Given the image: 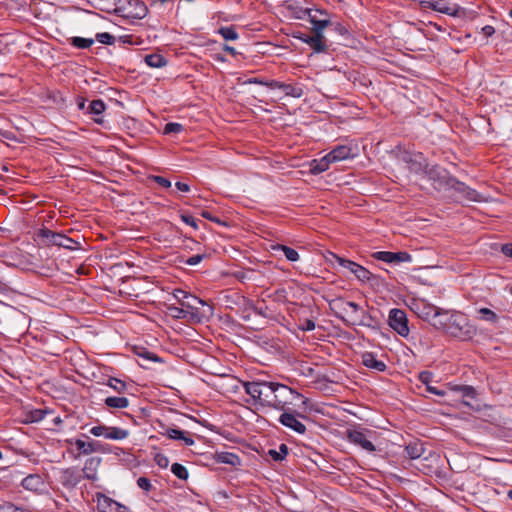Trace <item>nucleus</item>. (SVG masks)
<instances>
[{"instance_id": "7", "label": "nucleus", "mask_w": 512, "mask_h": 512, "mask_svg": "<svg viewBox=\"0 0 512 512\" xmlns=\"http://www.w3.org/2000/svg\"><path fill=\"white\" fill-rule=\"evenodd\" d=\"M423 9H432L436 12L449 16H457L460 7L457 4L450 3L446 0H424L419 3Z\"/></svg>"}, {"instance_id": "39", "label": "nucleus", "mask_w": 512, "mask_h": 512, "mask_svg": "<svg viewBox=\"0 0 512 512\" xmlns=\"http://www.w3.org/2000/svg\"><path fill=\"white\" fill-rule=\"evenodd\" d=\"M336 261L338 262L339 265H341L342 267L348 269L351 273H353L355 276L357 274V269H355V267H358L359 264L351 261V260H348V259H345V258H342V257H339V256H334Z\"/></svg>"}, {"instance_id": "16", "label": "nucleus", "mask_w": 512, "mask_h": 512, "mask_svg": "<svg viewBox=\"0 0 512 512\" xmlns=\"http://www.w3.org/2000/svg\"><path fill=\"white\" fill-rule=\"evenodd\" d=\"M313 33L312 36L299 35L296 37L308 44L317 53L325 51L326 44L323 31H313Z\"/></svg>"}, {"instance_id": "24", "label": "nucleus", "mask_w": 512, "mask_h": 512, "mask_svg": "<svg viewBox=\"0 0 512 512\" xmlns=\"http://www.w3.org/2000/svg\"><path fill=\"white\" fill-rule=\"evenodd\" d=\"M165 435L174 440H182L187 446L194 445V440L191 436L186 435L183 431L179 429L169 428L166 430Z\"/></svg>"}, {"instance_id": "46", "label": "nucleus", "mask_w": 512, "mask_h": 512, "mask_svg": "<svg viewBox=\"0 0 512 512\" xmlns=\"http://www.w3.org/2000/svg\"><path fill=\"white\" fill-rule=\"evenodd\" d=\"M108 386L117 390L118 392L124 391L126 388V385L121 380H118L116 378H111L108 381Z\"/></svg>"}, {"instance_id": "1", "label": "nucleus", "mask_w": 512, "mask_h": 512, "mask_svg": "<svg viewBox=\"0 0 512 512\" xmlns=\"http://www.w3.org/2000/svg\"><path fill=\"white\" fill-rule=\"evenodd\" d=\"M442 327H436L453 337L470 339L476 334V328L470 323L464 313L452 310H443L441 315Z\"/></svg>"}, {"instance_id": "30", "label": "nucleus", "mask_w": 512, "mask_h": 512, "mask_svg": "<svg viewBox=\"0 0 512 512\" xmlns=\"http://www.w3.org/2000/svg\"><path fill=\"white\" fill-rule=\"evenodd\" d=\"M105 404L111 408L123 409L128 407L129 400L126 397H107Z\"/></svg>"}, {"instance_id": "48", "label": "nucleus", "mask_w": 512, "mask_h": 512, "mask_svg": "<svg viewBox=\"0 0 512 512\" xmlns=\"http://www.w3.org/2000/svg\"><path fill=\"white\" fill-rule=\"evenodd\" d=\"M38 483L39 477L37 476H28L23 480V486L28 489L33 488Z\"/></svg>"}, {"instance_id": "25", "label": "nucleus", "mask_w": 512, "mask_h": 512, "mask_svg": "<svg viewBox=\"0 0 512 512\" xmlns=\"http://www.w3.org/2000/svg\"><path fill=\"white\" fill-rule=\"evenodd\" d=\"M477 312V319L483 322H487L489 324H496L498 323L499 317L498 315L490 310L489 308H479L476 310Z\"/></svg>"}, {"instance_id": "51", "label": "nucleus", "mask_w": 512, "mask_h": 512, "mask_svg": "<svg viewBox=\"0 0 512 512\" xmlns=\"http://www.w3.org/2000/svg\"><path fill=\"white\" fill-rule=\"evenodd\" d=\"M424 172L428 174L431 179H436V177L440 175L436 167L429 168L428 165L425 166Z\"/></svg>"}, {"instance_id": "34", "label": "nucleus", "mask_w": 512, "mask_h": 512, "mask_svg": "<svg viewBox=\"0 0 512 512\" xmlns=\"http://www.w3.org/2000/svg\"><path fill=\"white\" fill-rule=\"evenodd\" d=\"M357 269L356 278L361 282H370L372 281L375 276L365 267L358 265V267H355Z\"/></svg>"}, {"instance_id": "20", "label": "nucleus", "mask_w": 512, "mask_h": 512, "mask_svg": "<svg viewBox=\"0 0 512 512\" xmlns=\"http://www.w3.org/2000/svg\"><path fill=\"white\" fill-rule=\"evenodd\" d=\"M39 239L45 246H59L61 233L53 232L47 228H42L37 233Z\"/></svg>"}, {"instance_id": "53", "label": "nucleus", "mask_w": 512, "mask_h": 512, "mask_svg": "<svg viewBox=\"0 0 512 512\" xmlns=\"http://www.w3.org/2000/svg\"><path fill=\"white\" fill-rule=\"evenodd\" d=\"M154 180H155V181H156L160 186H162V187H164V188H170V187H171V182H170L168 179H166V178H164V177H162V176H155V177H154Z\"/></svg>"}, {"instance_id": "54", "label": "nucleus", "mask_w": 512, "mask_h": 512, "mask_svg": "<svg viewBox=\"0 0 512 512\" xmlns=\"http://www.w3.org/2000/svg\"><path fill=\"white\" fill-rule=\"evenodd\" d=\"M300 328L304 331H312L315 329V323L313 320L306 319Z\"/></svg>"}, {"instance_id": "31", "label": "nucleus", "mask_w": 512, "mask_h": 512, "mask_svg": "<svg viewBox=\"0 0 512 512\" xmlns=\"http://www.w3.org/2000/svg\"><path fill=\"white\" fill-rule=\"evenodd\" d=\"M265 392L267 396L262 398L261 406L274 409V382H268V386Z\"/></svg>"}, {"instance_id": "59", "label": "nucleus", "mask_w": 512, "mask_h": 512, "mask_svg": "<svg viewBox=\"0 0 512 512\" xmlns=\"http://www.w3.org/2000/svg\"><path fill=\"white\" fill-rule=\"evenodd\" d=\"M176 187L180 190V191H183V192H188L190 190V187L188 184L186 183H182V182H177L176 183Z\"/></svg>"}, {"instance_id": "5", "label": "nucleus", "mask_w": 512, "mask_h": 512, "mask_svg": "<svg viewBox=\"0 0 512 512\" xmlns=\"http://www.w3.org/2000/svg\"><path fill=\"white\" fill-rule=\"evenodd\" d=\"M115 4L117 7L115 8V12L121 14H131L136 18H143L147 14L146 5L139 0H115Z\"/></svg>"}, {"instance_id": "17", "label": "nucleus", "mask_w": 512, "mask_h": 512, "mask_svg": "<svg viewBox=\"0 0 512 512\" xmlns=\"http://www.w3.org/2000/svg\"><path fill=\"white\" fill-rule=\"evenodd\" d=\"M279 421L285 427H287L299 434H304L306 431L305 425L302 422H300L297 419V417L292 413H289V412L282 413L279 418Z\"/></svg>"}, {"instance_id": "2", "label": "nucleus", "mask_w": 512, "mask_h": 512, "mask_svg": "<svg viewBox=\"0 0 512 512\" xmlns=\"http://www.w3.org/2000/svg\"><path fill=\"white\" fill-rule=\"evenodd\" d=\"M412 309L420 318L429 322L434 328L442 327L441 315H443V309L423 299L414 300L412 302Z\"/></svg>"}, {"instance_id": "52", "label": "nucleus", "mask_w": 512, "mask_h": 512, "mask_svg": "<svg viewBox=\"0 0 512 512\" xmlns=\"http://www.w3.org/2000/svg\"><path fill=\"white\" fill-rule=\"evenodd\" d=\"M20 510H21V508L16 507L12 504H4V505L0 506L1 512H20Z\"/></svg>"}, {"instance_id": "29", "label": "nucleus", "mask_w": 512, "mask_h": 512, "mask_svg": "<svg viewBox=\"0 0 512 512\" xmlns=\"http://www.w3.org/2000/svg\"><path fill=\"white\" fill-rule=\"evenodd\" d=\"M457 190L461 192L465 199L469 201H480L481 197L477 191L465 186L463 183H459Z\"/></svg>"}, {"instance_id": "8", "label": "nucleus", "mask_w": 512, "mask_h": 512, "mask_svg": "<svg viewBox=\"0 0 512 512\" xmlns=\"http://www.w3.org/2000/svg\"><path fill=\"white\" fill-rule=\"evenodd\" d=\"M97 510L99 512H131L130 508L103 493L95 495Z\"/></svg>"}, {"instance_id": "21", "label": "nucleus", "mask_w": 512, "mask_h": 512, "mask_svg": "<svg viewBox=\"0 0 512 512\" xmlns=\"http://www.w3.org/2000/svg\"><path fill=\"white\" fill-rule=\"evenodd\" d=\"M267 85L272 88L280 89L286 96L300 98L303 95V89L299 86L284 84L277 81H271L270 83H267Z\"/></svg>"}, {"instance_id": "61", "label": "nucleus", "mask_w": 512, "mask_h": 512, "mask_svg": "<svg viewBox=\"0 0 512 512\" xmlns=\"http://www.w3.org/2000/svg\"><path fill=\"white\" fill-rule=\"evenodd\" d=\"M43 418V412L41 410H37L32 415V421H39Z\"/></svg>"}, {"instance_id": "42", "label": "nucleus", "mask_w": 512, "mask_h": 512, "mask_svg": "<svg viewBox=\"0 0 512 512\" xmlns=\"http://www.w3.org/2000/svg\"><path fill=\"white\" fill-rule=\"evenodd\" d=\"M219 33L225 40H237L238 34L233 27H222L219 29Z\"/></svg>"}, {"instance_id": "32", "label": "nucleus", "mask_w": 512, "mask_h": 512, "mask_svg": "<svg viewBox=\"0 0 512 512\" xmlns=\"http://www.w3.org/2000/svg\"><path fill=\"white\" fill-rule=\"evenodd\" d=\"M58 247H62L68 250H78L81 249V243L62 234Z\"/></svg>"}, {"instance_id": "33", "label": "nucleus", "mask_w": 512, "mask_h": 512, "mask_svg": "<svg viewBox=\"0 0 512 512\" xmlns=\"http://www.w3.org/2000/svg\"><path fill=\"white\" fill-rule=\"evenodd\" d=\"M273 249L281 250L284 253L287 260H289V261L295 262V261L299 260V254L293 248H290L285 245H277V246H274Z\"/></svg>"}, {"instance_id": "28", "label": "nucleus", "mask_w": 512, "mask_h": 512, "mask_svg": "<svg viewBox=\"0 0 512 512\" xmlns=\"http://www.w3.org/2000/svg\"><path fill=\"white\" fill-rule=\"evenodd\" d=\"M145 63L152 68H160L166 65L165 58L160 54H149L146 55Z\"/></svg>"}, {"instance_id": "50", "label": "nucleus", "mask_w": 512, "mask_h": 512, "mask_svg": "<svg viewBox=\"0 0 512 512\" xmlns=\"http://www.w3.org/2000/svg\"><path fill=\"white\" fill-rule=\"evenodd\" d=\"M181 219L183 222H185L187 225H190L192 226L194 229H198V225H197V222L195 220L194 217L190 216V215H181Z\"/></svg>"}, {"instance_id": "57", "label": "nucleus", "mask_w": 512, "mask_h": 512, "mask_svg": "<svg viewBox=\"0 0 512 512\" xmlns=\"http://www.w3.org/2000/svg\"><path fill=\"white\" fill-rule=\"evenodd\" d=\"M482 32L486 37H489L494 34L495 30L492 26L487 25L482 28Z\"/></svg>"}, {"instance_id": "36", "label": "nucleus", "mask_w": 512, "mask_h": 512, "mask_svg": "<svg viewBox=\"0 0 512 512\" xmlns=\"http://www.w3.org/2000/svg\"><path fill=\"white\" fill-rule=\"evenodd\" d=\"M268 454L275 460V461H281L283 460L286 455L288 454V447L285 444H281L279 446V449H270L268 451Z\"/></svg>"}, {"instance_id": "58", "label": "nucleus", "mask_w": 512, "mask_h": 512, "mask_svg": "<svg viewBox=\"0 0 512 512\" xmlns=\"http://www.w3.org/2000/svg\"><path fill=\"white\" fill-rule=\"evenodd\" d=\"M502 252L506 255L512 258V243L506 244L502 247Z\"/></svg>"}, {"instance_id": "56", "label": "nucleus", "mask_w": 512, "mask_h": 512, "mask_svg": "<svg viewBox=\"0 0 512 512\" xmlns=\"http://www.w3.org/2000/svg\"><path fill=\"white\" fill-rule=\"evenodd\" d=\"M156 461H157L158 465L161 467H166L168 465V459L164 455H160V454L157 455Z\"/></svg>"}, {"instance_id": "55", "label": "nucleus", "mask_w": 512, "mask_h": 512, "mask_svg": "<svg viewBox=\"0 0 512 512\" xmlns=\"http://www.w3.org/2000/svg\"><path fill=\"white\" fill-rule=\"evenodd\" d=\"M138 355L148 360L159 361V358L156 355L148 351H143L142 353H138Z\"/></svg>"}, {"instance_id": "15", "label": "nucleus", "mask_w": 512, "mask_h": 512, "mask_svg": "<svg viewBox=\"0 0 512 512\" xmlns=\"http://www.w3.org/2000/svg\"><path fill=\"white\" fill-rule=\"evenodd\" d=\"M328 154L332 162L336 163L354 158L357 155V149L352 145H338Z\"/></svg>"}, {"instance_id": "26", "label": "nucleus", "mask_w": 512, "mask_h": 512, "mask_svg": "<svg viewBox=\"0 0 512 512\" xmlns=\"http://www.w3.org/2000/svg\"><path fill=\"white\" fill-rule=\"evenodd\" d=\"M424 451L423 444L418 442L409 443L405 448V452L410 459H420Z\"/></svg>"}, {"instance_id": "41", "label": "nucleus", "mask_w": 512, "mask_h": 512, "mask_svg": "<svg viewBox=\"0 0 512 512\" xmlns=\"http://www.w3.org/2000/svg\"><path fill=\"white\" fill-rule=\"evenodd\" d=\"M105 110V104L102 100H93L89 105V111L91 114L100 115Z\"/></svg>"}, {"instance_id": "45", "label": "nucleus", "mask_w": 512, "mask_h": 512, "mask_svg": "<svg viewBox=\"0 0 512 512\" xmlns=\"http://www.w3.org/2000/svg\"><path fill=\"white\" fill-rule=\"evenodd\" d=\"M96 39L100 43L107 44V45L113 44V41H114V37L111 34L107 33V32L98 33L96 35Z\"/></svg>"}, {"instance_id": "35", "label": "nucleus", "mask_w": 512, "mask_h": 512, "mask_svg": "<svg viewBox=\"0 0 512 512\" xmlns=\"http://www.w3.org/2000/svg\"><path fill=\"white\" fill-rule=\"evenodd\" d=\"M93 43L94 39L92 38L73 37L71 39V44L78 49L89 48Z\"/></svg>"}, {"instance_id": "14", "label": "nucleus", "mask_w": 512, "mask_h": 512, "mask_svg": "<svg viewBox=\"0 0 512 512\" xmlns=\"http://www.w3.org/2000/svg\"><path fill=\"white\" fill-rule=\"evenodd\" d=\"M166 309H167L168 315H170L174 319L189 318L191 320H196V321H200V319H201V316H200L198 310L187 309L183 306L178 307V306H175L174 304H168L166 306Z\"/></svg>"}, {"instance_id": "6", "label": "nucleus", "mask_w": 512, "mask_h": 512, "mask_svg": "<svg viewBox=\"0 0 512 512\" xmlns=\"http://www.w3.org/2000/svg\"><path fill=\"white\" fill-rule=\"evenodd\" d=\"M90 433L95 437H104L109 440H123L129 436V431L106 425L94 426L90 429Z\"/></svg>"}, {"instance_id": "22", "label": "nucleus", "mask_w": 512, "mask_h": 512, "mask_svg": "<svg viewBox=\"0 0 512 512\" xmlns=\"http://www.w3.org/2000/svg\"><path fill=\"white\" fill-rule=\"evenodd\" d=\"M333 164L329 154H326L320 159H314L309 163V170L312 174L317 175L327 171L330 165Z\"/></svg>"}, {"instance_id": "12", "label": "nucleus", "mask_w": 512, "mask_h": 512, "mask_svg": "<svg viewBox=\"0 0 512 512\" xmlns=\"http://www.w3.org/2000/svg\"><path fill=\"white\" fill-rule=\"evenodd\" d=\"M373 258L386 262V263H401L411 262L412 256L404 251L401 252H390V251H378L373 253Z\"/></svg>"}, {"instance_id": "44", "label": "nucleus", "mask_w": 512, "mask_h": 512, "mask_svg": "<svg viewBox=\"0 0 512 512\" xmlns=\"http://www.w3.org/2000/svg\"><path fill=\"white\" fill-rule=\"evenodd\" d=\"M182 130H183V126L179 123H174V122L167 123L164 127V133H166V134L179 133Z\"/></svg>"}, {"instance_id": "62", "label": "nucleus", "mask_w": 512, "mask_h": 512, "mask_svg": "<svg viewBox=\"0 0 512 512\" xmlns=\"http://www.w3.org/2000/svg\"><path fill=\"white\" fill-rule=\"evenodd\" d=\"M463 392L465 396H473L474 390L471 387H464Z\"/></svg>"}, {"instance_id": "10", "label": "nucleus", "mask_w": 512, "mask_h": 512, "mask_svg": "<svg viewBox=\"0 0 512 512\" xmlns=\"http://www.w3.org/2000/svg\"><path fill=\"white\" fill-rule=\"evenodd\" d=\"M372 432L369 430H358L353 429L348 431V439L355 445L360 446L362 449L368 452H374L375 446L371 441Z\"/></svg>"}, {"instance_id": "60", "label": "nucleus", "mask_w": 512, "mask_h": 512, "mask_svg": "<svg viewBox=\"0 0 512 512\" xmlns=\"http://www.w3.org/2000/svg\"><path fill=\"white\" fill-rule=\"evenodd\" d=\"M427 391H429L430 393L439 395V396H443L445 394L443 391H440L433 386H427Z\"/></svg>"}, {"instance_id": "19", "label": "nucleus", "mask_w": 512, "mask_h": 512, "mask_svg": "<svg viewBox=\"0 0 512 512\" xmlns=\"http://www.w3.org/2000/svg\"><path fill=\"white\" fill-rule=\"evenodd\" d=\"M173 297L179 302V304L187 309H191V310H198L194 304H189L187 302L188 299H192L194 302H197L201 305H205V301H203L202 299H199L197 297H194L190 294H188L187 292L181 290V289H176L174 290L173 292Z\"/></svg>"}, {"instance_id": "47", "label": "nucleus", "mask_w": 512, "mask_h": 512, "mask_svg": "<svg viewBox=\"0 0 512 512\" xmlns=\"http://www.w3.org/2000/svg\"><path fill=\"white\" fill-rule=\"evenodd\" d=\"M137 485L139 488L145 491H150L152 488L151 482L146 477H140L137 479Z\"/></svg>"}, {"instance_id": "4", "label": "nucleus", "mask_w": 512, "mask_h": 512, "mask_svg": "<svg viewBox=\"0 0 512 512\" xmlns=\"http://www.w3.org/2000/svg\"><path fill=\"white\" fill-rule=\"evenodd\" d=\"M303 396L288 386L274 382V409L285 410L294 399H302Z\"/></svg>"}, {"instance_id": "9", "label": "nucleus", "mask_w": 512, "mask_h": 512, "mask_svg": "<svg viewBox=\"0 0 512 512\" xmlns=\"http://www.w3.org/2000/svg\"><path fill=\"white\" fill-rule=\"evenodd\" d=\"M389 325L399 335L406 337L409 334L406 313L400 309H392L389 313Z\"/></svg>"}, {"instance_id": "37", "label": "nucleus", "mask_w": 512, "mask_h": 512, "mask_svg": "<svg viewBox=\"0 0 512 512\" xmlns=\"http://www.w3.org/2000/svg\"><path fill=\"white\" fill-rule=\"evenodd\" d=\"M75 445L77 449L84 454H90L96 451L93 442H85L83 440L77 439L75 441Z\"/></svg>"}, {"instance_id": "18", "label": "nucleus", "mask_w": 512, "mask_h": 512, "mask_svg": "<svg viewBox=\"0 0 512 512\" xmlns=\"http://www.w3.org/2000/svg\"><path fill=\"white\" fill-rule=\"evenodd\" d=\"M283 9L287 16L299 20L306 19L307 13H309V8H303L294 1L285 2Z\"/></svg>"}, {"instance_id": "27", "label": "nucleus", "mask_w": 512, "mask_h": 512, "mask_svg": "<svg viewBox=\"0 0 512 512\" xmlns=\"http://www.w3.org/2000/svg\"><path fill=\"white\" fill-rule=\"evenodd\" d=\"M423 461L428 462L427 465L424 463L419 467L425 473L435 472L438 468L439 455L435 453H430L428 456L424 457Z\"/></svg>"}, {"instance_id": "63", "label": "nucleus", "mask_w": 512, "mask_h": 512, "mask_svg": "<svg viewBox=\"0 0 512 512\" xmlns=\"http://www.w3.org/2000/svg\"><path fill=\"white\" fill-rule=\"evenodd\" d=\"M224 50L227 51L228 53H230L231 55L235 56L237 54L236 50L229 46V45H225L224 46Z\"/></svg>"}, {"instance_id": "40", "label": "nucleus", "mask_w": 512, "mask_h": 512, "mask_svg": "<svg viewBox=\"0 0 512 512\" xmlns=\"http://www.w3.org/2000/svg\"><path fill=\"white\" fill-rule=\"evenodd\" d=\"M171 471L177 478H179L181 480H186L188 478L187 469L179 463H174L171 466Z\"/></svg>"}, {"instance_id": "49", "label": "nucleus", "mask_w": 512, "mask_h": 512, "mask_svg": "<svg viewBox=\"0 0 512 512\" xmlns=\"http://www.w3.org/2000/svg\"><path fill=\"white\" fill-rule=\"evenodd\" d=\"M204 257L205 256L202 254L194 255L186 260V264H188L190 266L197 265L204 259Z\"/></svg>"}, {"instance_id": "38", "label": "nucleus", "mask_w": 512, "mask_h": 512, "mask_svg": "<svg viewBox=\"0 0 512 512\" xmlns=\"http://www.w3.org/2000/svg\"><path fill=\"white\" fill-rule=\"evenodd\" d=\"M336 261L338 262L339 265H341L342 267L348 269L351 273H353L355 276L357 274V269H355V267H358L359 264L351 261V260H348V259H345V258H342V257H339V256H334Z\"/></svg>"}, {"instance_id": "13", "label": "nucleus", "mask_w": 512, "mask_h": 512, "mask_svg": "<svg viewBox=\"0 0 512 512\" xmlns=\"http://www.w3.org/2000/svg\"><path fill=\"white\" fill-rule=\"evenodd\" d=\"M306 18H308L313 26L312 31H324V29L330 25L328 15L318 9H309Z\"/></svg>"}, {"instance_id": "3", "label": "nucleus", "mask_w": 512, "mask_h": 512, "mask_svg": "<svg viewBox=\"0 0 512 512\" xmlns=\"http://www.w3.org/2000/svg\"><path fill=\"white\" fill-rule=\"evenodd\" d=\"M332 309L341 313V318L350 325L361 324L362 320L359 317V306L350 301H345L342 298H337L330 303Z\"/></svg>"}, {"instance_id": "23", "label": "nucleus", "mask_w": 512, "mask_h": 512, "mask_svg": "<svg viewBox=\"0 0 512 512\" xmlns=\"http://www.w3.org/2000/svg\"><path fill=\"white\" fill-rule=\"evenodd\" d=\"M362 363L365 367L382 372L386 369V364L382 360H378L373 353L365 352L362 355Z\"/></svg>"}, {"instance_id": "11", "label": "nucleus", "mask_w": 512, "mask_h": 512, "mask_svg": "<svg viewBox=\"0 0 512 512\" xmlns=\"http://www.w3.org/2000/svg\"><path fill=\"white\" fill-rule=\"evenodd\" d=\"M268 382H244L243 387L245 392L252 398L254 404L261 406L262 398L266 397L265 390L267 389Z\"/></svg>"}, {"instance_id": "43", "label": "nucleus", "mask_w": 512, "mask_h": 512, "mask_svg": "<svg viewBox=\"0 0 512 512\" xmlns=\"http://www.w3.org/2000/svg\"><path fill=\"white\" fill-rule=\"evenodd\" d=\"M219 460L222 463L230 464V465H238L240 463V459L238 456L232 453H226L221 456H219Z\"/></svg>"}, {"instance_id": "64", "label": "nucleus", "mask_w": 512, "mask_h": 512, "mask_svg": "<svg viewBox=\"0 0 512 512\" xmlns=\"http://www.w3.org/2000/svg\"><path fill=\"white\" fill-rule=\"evenodd\" d=\"M202 216L206 219H209V220H212V221H215V219L211 216V214L208 212V211H203L202 212Z\"/></svg>"}]
</instances>
